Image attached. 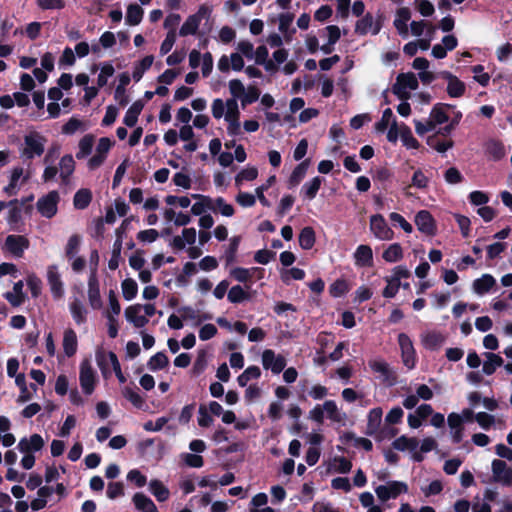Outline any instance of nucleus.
<instances>
[{
  "label": "nucleus",
  "instance_id": "32",
  "mask_svg": "<svg viewBox=\"0 0 512 512\" xmlns=\"http://www.w3.org/2000/svg\"><path fill=\"white\" fill-rule=\"evenodd\" d=\"M69 310L76 324L81 325L86 322L87 311L80 299L74 298L69 304Z\"/></svg>",
  "mask_w": 512,
  "mask_h": 512
},
{
  "label": "nucleus",
  "instance_id": "24",
  "mask_svg": "<svg viewBox=\"0 0 512 512\" xmlns=\"http://www.w3.org/2000/svg\"><path fill=\"white\" fill-rule=\"evenodd\" d=\"M75 170V161L70 154L64 155L59 162V172L62 183L67 185L70 181V176Z\"/></svg>",
  "mask_w": 512,
  "mask_h": 512
},
{
  "label": "nucleus",
  "instance_id": "57",
  "mask_svg": "<svg viewBox=\"0 0 512 512\" xmlns=\"http://www.w3.org/2000/svg\"><path fill=\"white\" fill-rule=\"evenodd\" d=\"M168 363V357L164 353L158 352L149 359L147 366L151 371H157L165 368Z\"/></svg>",
  "mask_w": 512,
  "mask_h": 512
},
{
  "label": "nucleus",
  "instance_id": "50",
  "mask_svg": "<svg viewBox=\"0 0 512 512\" xmlns=\"http://www.w3.org/2000/svg\"><path fill=\"white\" fill-rule=\"evenodd\" d=\"M122 294L125 300H133L138 293V285L135 280L127 278L121 283Z\"/></svg>",
  "mask_w": 512,
  "mask_h": 512
},
{
  "label": "nucleus",
  "instance_id": "34",
  "mask_svg": "<svg viewBox=\"0 0 512 512\" xmlns=\"http://www.w3.org/2000/svg\"><path fill=\"white\" fill-rule=\"evenodd\" d=\"M378 31L379 28L375 25L373 17L369 14L358 20L355 26V32L360 35H365L369 32L377 34Z\"/></svg>",
  "mask_w": 512,
  "mask_h": 512
},
{
  "label": "nucleus",
  "instance_id": "62",
  "mask_svg": "<svg viewBox=\"0 0 512 512\" xmlns=\"http://www.w3.org/2000/svg\"><path fill=\"white\" fill-rule=\"evenodd\" d=\"M400 138H401L403 145L407 149H417L419 147V142L413 136L412 131L408 126L402 127V133H401Z\"/></svg>",
  "mask_w": 512,
  "mask_h": 512
},
{
  "label": "nucleus",
  "instance_id": "8",
  "mask_svg": "<svg viewBox=\"0 0 512 512\" xmlns=\"http://www.w3.org/2000/svg\"><path fill=\"white\" fill-rule=\"evenodd\" d=\"M493 483L505 487L512 486V468L503 460L494 459L491 463Z\"/></svg>",
  "mask_w": 512,
  "mask_h": 512
},
{
  "label": "nucleus",
  "instance_id": "4",
  "mask_svg": "<svg viewBox=\"0 0 512 512\" xmlns=\"http://www.w3.org/2000/svg\"><path fill=\"white\" fill-rule=\"evenodd\" d=\"M212 13L211 7L208 5H201L196 13L187 17L179 30V35L182 37L195 35L202 21H208Z\"/></svg>",
  "mask_w": 512,
  "mask_h": 512
},
{
  "label": "nucleus",
  "instance_id": "2",
  "mask_svg": "<svg viewBox=\"0 0 512 512\" xmlns=\"http://www.w3.org/2000/svg\"><path fill=\"white\" fill-rule=\"evenodd\" d=\"M308 417L318 424H322L325 418L335 423H344L346 420V414L333 400H326L322 405H316L309 411Z\"/></svg>",
  "mask_w": 512,
  "mask_h": 512
},
{
  "label": "nucleus",
  "instance_id": "25",
  "mask_svg": "<svg viewBox=\"0 0 512 512\" xmlns=\"http://www.w3.org/2000/svg\"><path fill=\"white\" fill-rule=\"evenodd\" d=\"M192 197L197 201L192 205L191 212L195 216L204 215L207 211H212V198L202 194H193Z\"/></svg>",
  "mask_w": 512,
  "mask_h": 512
},
{
  "label": "nucleus",
  "instance_id": "41",
  "mask_svg": "<svg viewBox=\"0 0 512 512\" xmlns=\"http://www.w3.org/2000/svg\"><path fill=\"white\" fill-rule=\"evenodd\" d=\"M486 360L483 363V372L486 375H491L495 370L503 364V359L494 353H486Z\"/></svg>",
  "mask_w": 512,
  "mask_h": 512
},
{
  "label": "nucleus",
  "instance_id": "20",
  "mask_svg": "<svg viewBox=\"0 0 512 512\" xmlns=\"http://www.w3.org/2000/svg\"><path fill=\"white\" fill-rule=\"evenodd\" d=\"M44 439L39 434H33L29 438H22L18 443V449L21 453L37 452L43 448Z\"/></svg>",
  "mask_w": 512,
  "mask_h": 512
},
{
  "label": "nucleus",
  "instance_id": "29",
  "mask_svg": "<svg viewBox=\"0 0 512 512\" xmlns=\"http://www.w3.org/2000/svg\"><path fill=\"white\" fill-rule=\"evenodd\" d=\"M62 346L67 357H71L76 353L78 340L74 330L68 328L64 331Z\"/></svg>",
  "mask_w": 512,
  "mask_h": 512
},
{
  "label": "nucleus",
  "instance_id": "30",
  "mask_svg": "<svg viewBox=\"0 0 512 512\" xmlns=\"http://www.w3.org/2000/svg\"><path fill=\"white\" fill-rule=\"evenodd\" d=\"M254 273H259V279H261L263 277L264 270L259 267H252L249 269L236 267L231 270L230 275L239 282H246L254 276Z\"/></svg>",
  "mask_w": 512,
  "mask_h": 512
},
{
  "label": "nucleus",
  "instance_id": "56",
  "mask_svg": "<svg viewBox=\"0 0 512 512\" xmlns=\"http://www.w3.org/2000/svg\"><path fill=\"white\" fill-rule=\"evenodd\" d=\"M429 118L435 126L445 123L448 120L445 106L442 104L435 105L429 114Z\"/></svg>",
  "mask_w": 512,
  "mask_h": 512
},
{
  "label": "nucleus",
  "instance_id": "38",
  "mask_svg": "<svg viewBox=\"0 0 512 512\" xmlns=\"http://www.w3.org/2000/svg\"><path fill=\"white\" fill-rule=\"evenodd\" d=\"M143 109V104L140 101L134 102L127 110L123 122L128 127H133L137 123L138 116Z\"/></svg>",
  "mask_w": 512,
  "mask_h": 512
},
{
  "label": "nucleus",
  "instance_id": "19",
  "mask_svg": "<svg viewBox=\"0 0 512 512\" xmlns=\"http://www.w3.org/2000/svg\"><path fill=\"white\" fill-rule=\"evenodd\" d=\"M124 316L136 328H142L148 323V318L143 314L140 304L128 306L124 311Z\"/></svg>",
  "mask_w": 512,
  "mask_h": 512
},
{
  "label": "nucleus",
  "instance_id": "6",
  "mask_svg": "<svg viewBox=\"0 0 512 512\" xmlns=\"http://www.w3.org/2000/svg\"><path fill=\"white\" fill-rule=\"evenodd\" d=\"M377 498L385 503L390 499H395L399 495L408 492V485L403 481H387L384 484L378 485L374 488Z\"/></svg>",
  "mask_w": 512,
  "mask_h": 512
},
{
  "label": "nucleus",
  "instance_id": "11",
  "mask_svg": "<svg viewBox=\"0 0 512 512\" xmlns=\"http://www.w3.org/2000/svg\"><path fill=\"white\" fill-rule=\"evenodd\" d=\"M29 173L21 166L13 167L10 171L9 183L3 191L7 196H14L20 187L29 179Z\"/></svg>",
  "mask_w": 512,
  "mask_h": 512
},
{
  "label": "nucleus",
  "instance_id": "23",
  "mask_svg": "<svg viewBox=\"0 0 512 512\" xmlns=\"http://www.w3.org/2000/svg\"><path fill=\"white\" fill-rule=\"evenodd\" d=\"M197 232L195 228H184L181 235L173 238L172 244L177 249H184L186 245H193L196 242Z\"/></svg>",
  "mask_w": 512,
  "mask_h": 512
},
{
  "label": "nucleus",
  "instance_id": "37",
  "mask_svg": "<svg viewBox=\"0 0 512 512\" xmlns=\"http://www.w3.org/2000/svg\"><path fill=\"white\" fill-rule=\"evenodd\" d=\"M133 503L141 512H158L153 501L142 493H136L133 496Z\"/></svg>",
  "mask_w": 512,
  "mask_h": 512
},
{
  "label": "nucleus",
  "instance_id": "12",
  "mask_svg": "<svg viewBox=\"0 0 512 512\" xmlns=\"http://www.w3.org/2000/svg\"><path fill=\"white\" fill-rule=\"evenodd\" d=\"M369 367L374 373L379 374L380 379L388 385H394L396 383L397 375L386 361L380 358L371 359L369 361Z\"/></svg>",
  "mask_w": 512,
  "mask_h": 512
},
{
  "label": "nucleus",
  "instance_id": "55",
  "mask_svg": "<svg viewBox=\"0 0 512 512\" xmlns=\"http://www.w3.org/2000/svg\"><path fill=\"white\" fill-rule=\"evenodd\" d=\"M410 29L411 34L415 37H420L425 32L426 34H433L435 31V28L425 21H412L410 24Z\"/></svg>",
  "mask_w": 512,
  "mask_h": 512
},
{
  "label": "nucleus",
  "instance_id": "46",
  "mask_svg": "<svg viewBox=\"0 0 512 512\" xmlns=\"http://www.w3.org/2000/svg\"><path fill=\"white\" fill-rule=\"evenodd\" d=\"M419 442L416 438H408L405 436H401L397 438L393 442V447L400 451H416L418 448Z\"/></svg>",
  "mask_w": 512,
  "mask_h": 512
},
{
  "label": "nucleus",
  "instance_id": "9",
  "mask_svg": "<svg viewBox=\"0 0 512 512\" xmlns=\"http://www.w3.org/2000/svg\"><path fill=\"white\" fill-rule=\"evenodd\" d=\"M46 279L53 299L61 300L64 297L65 288L57 265L52 264L47 267Z\"/></svg>",
  "mask_w": 512,
  "mask_h": 512
},
{
  "label": "nucleus",
  "instance_id": "16",
  "mask_svg": "<svg viewBox=\"0 0 512 512\" xmlns=\"http://www.w3.org/2000/svg\"><path fill=\"white\" fill-rule=\"evenodd\" d=\"M398 343L401 349V355L404 365L408 369H412L415 366V349L410 337L404 333L399 334Z\"/></svg>",
  "mask_w": 512,
  "mask_h": 512
},
{
  "label": "nucleus",
  "instance_id": "13",
  "mask_svg": "<svg viewBox=\"0 0 512 512\" xmlns=\"http://www.w3.org/2000/svg\"><path fill=\"white\" fill-rule=\"evenodd\" d=\"M59 199L57 191H51L39 198L36 204L39 213L46 218H52L57 213Z\"/></svg>",
  "mask_w": 512,
  "mask_h": 512
},
{
  "label": "nucleus",
  "instance_id": "1",
  "mask_svg": "<svg viewBox=\"0 0 512 512\" xmlns=\"http://www.w3.org/2000/svg\"><path fill=\"white\" fill-rule=\"evenodd\" d=\"M211 112L215 119L224 118L227 123V133L230 136L241 135L240 109L238 101L227 99L223 101L220 98L213 100Z\"/></svg>",
  "mask_w": 512,
  "mask_h": 512
},
{
  "label": "nucleus",
  "instance_id": "44",
  "mask_svg": "<svg viewBox=\"0 0 512 512\" xmlns=\"http://www.w3.org/2000/svg\"><path fill=\"white\" fill-rule=\"evenodd\" d=\"M315 244V232L311 227H305L299 235V245L301 248L308 250Z\"/></svg>",
  "mask_w": 512,
  "mask_h": 512
},
{
  "label": "nucleus",
  "instance_id": "63",
  "mask_svg": "<svg viewBox=\"0 0 512 512\" xmlns=\"http://www.w3.org/2000/svg\"><path fill=\"white\" fill-rule=\"evenodd\" d=\"M259 97V90L255 86H249L245 89L244 94L240 100L241 106L245 108L247 105L257 101Z\"/></svg>",
  "mask_w": 512,
  "mask_h": 512
},
{
  "label": "nucleus",
  "instance_id": "60",
  "mask_svg": "<svg viewBox=\"0 0 512 512\" xmlns=\"http://www.w3.org/2000/svg\"><path fill=\"white\" fill-rule=\"evenodd\" d=\"M96 361L97 365L101 370V373L104 378H108L111 374L110 371V362L108 357V352L99 351L96 353Z\"/></svg>",
  "mask_w": 512,
  "mask_h": 512
},
{
  "label": "nucleus",
  "instance_id": "22",
  "mask_svg": "<svg viewBox=\"0 0 512 512\" xmlns=\"http://www.w3.org/2000/svg\"><path fill=\"white\" fill-rule=\"evenodd\" d=\"M88 300L93 309H100L102 301L100 296L99 284L95 272H93L88 281Z\"/></svg>",
  "mask_w": 512,
  "mask_h": 512
},
{
  "label": "nucleus",
  "instance_id": "59",
  "mask_svg": "<svg viewBox=\"0 0 512 512\" xmlns=\"http://www.w3.org/2000/svg\"><path fill=\"white\" fill-rule=\"evenodd\" d=\"M227 298L231 303H241L245 300H248L249 295L241 286L236 285L230 288L227 294Z\"/></svg>",
  "mask_w": 512,
  "mask_h": 512
},
{
  "label": "nucleus",
  "instance_id": "3",
  "mask_svg": "<svg viewBox=\"0 0 512 512\" xmlns=\"http://www.w3.org/2000/svg\"><path fill=\"white\" fill-rule=\"evenodd\" d=\"M47 139L37 131H29L23 138V143L19 149L20 156L31 160L40 157L45 150Z\"/></svg>",
  "mask_w": 512,
  "mask_h": 512
},
{
  "label": "nucleus",
  "instance_id": "39",
  "mask_svg": "<svg viewBox=\"0 0 512 512\" xmlns=\"http://www.w3.org/2000/svg\"><path fill=\"white\" fill-rule=\"evenodd\" d=\"M383 259L395 263L403 258V249L399 243L390 244L382 254Z\"/></svg>",
  "mask_w": 512,
  "mask_h": 512
},
{
  "label": "nucleus",
  "instance_id": "35",
  "mask_svg": "<svg viewBox=\"0 0 512 512\" xmlns=\"http://www.w3.org/2000/svg\"><path fill=\"white\" fill-rule=\"evenodd\" d=\"M487 155L494 161L501 160L505 155L504 145L496 140H489L485 145Z\"/></svg>",
  "mask_w": 512,
  "mask_h": 512
},
{
  "label": "nucleus",
  "instance_id": "26",
  "mask_svg": "<svg viewBox=\"0 0 512 512\" xmlns=\"http://www.w3.org/2000/svg\"><path fill=\"white\" fill-rule=\"evenodd\" d=\"M24 283L22 280L14 283L13 290L6 292L4 298L14 307L22 305L25 301V294L23 292Z\"/></svg>",
  "mask_w": 512,
  "mask_h": 512
},
{
  "label": "nucleus",
  "instance_id": "15",
  "mask_svg": "<svg viewBox=\"0 0 512 512\" xmlns=\"http://www.w3.org/2000/svg\"><path fill=\"white\" fill-rule=\"evenodd\" d=\"M262 365L274 374H279L286 366V359L282 355L276 354L273 350L266 349L262 353Z\"/></svg>",
  "mask_w": 512,
  "mask_h": 512
},
{
  "label": "nucleus",
  "instance_id": "48",
  "mask_svg": "<svg viewBox=\"0 0 512 512\" xmlns=\"http://www.w3.org/2000/svg\"><path fill=\"white\" fill-rule=\"evenodd\" d=\"M92 194L88 189L78 190L73 199V204L76 209H85L91 202Z\"/></svg>",
  "mask_w": 512,
  "mask_h": 512
},
{
  "label": "nucleus",
  "instance_id": "36",
  "mask_svg": "<svg viewBox=\"0 0 512 512\" xmlns=\"http://www.w3.org/2000/svg\"><path fill=\"white\" fill-rule=\"evenodd\" d=\"M95 143V137L92 134L83 136L78 143V151L76 153L77 159H83L87 157L93 149Z\"/></svg>",
  "mask_w": 512,
  "mask_h": 512
},
{
  "label": "nucleus",
  "instance_id": "40",
  "mask_svg": "<svg viewBox=\"0 0 512 512\" xmlns=\"http://www.w3.org/2000/svg\"><path fill=\"white\" fill-rule=\"evenodd\" d=\"M322 184V178L314 177L310 181L306 182L301 189L304 197L308 200H312L316 197L317 192L319 191Z\"/></svg>",
  "mask_w": 512,
  "mask_h": 512
},
{
  "label": "nucleus",
  "instance_id": "28",
  "mask_svg": "<svg viewBox=\"0 0 512 512\" xmlns=\"http://www.w3.org/2000/svg\"><path fill=\"white\" fill-rule=\"evenodd\" d=\"M355 264L357 266H371L373 261V252L368 245H359L354 253Z\"/></svg>",
  "mask_w": 512,
  "mask_h": 512
},
{
  "label": "nucleus",
  "instance_id": "33",
  "mask_svg": "<svg viewBox=\"0 0 512 512\" xmlns=\"http://www.w3.org/2000/svg\"><path fill=\"white\" fill-rule=\"evenodd\" d=\"M448 80L447 92L451 97H460L465 91V85L456 76L446 72L443 74Z\"/></svg>",
  "mask_w": 512,
  "mask_h": 512
},
{
  "label": "nucleus",
  "instance_id": "10",
  "mask_svg": "<svg viewBox=\"0 0 512 512\" xmlns=\"http://www.w3.org/2000/svg\"><path fill=\"white\" fill-rule=\"evenodd\" d=\"M370 231L376 239L381 241H389L394 238L393 230L381 214H375L370 217Z\"/></svg>",
  "mask_w": 512,
  "mask_h": 512
},
{
  "label": "nucleus",
  "instance_id": "42",
  "mask_svg": "<svg viewBox=\"0 0 512 512\" xmlns=\"http://www.w3.org/2000/svg\"><path fill=\"white\" fill-rule=\"evenodd\" d=\"M212 211L219 212L224 217H231L234 214V208L222 197L212 198Z\"/></svg>",
  "mask_w": 512,
  "mask_h": 512
},
{
  "label": "nucleus",
  "instance_id": "14",
  "mask_svg": "<svg viewBox=\"0 0 512 512\" xmlns=\"http://www.w3.org/2000/svg\"><path fill=\"white\" fill-rule=\"evenodd\" d=\"M29 240L22 235H8L5 239L4 248L14 257L20 258L24 251L29 248Z\"/></svg>",
  "mask_w": 512,
  "mask_h": 512
},
{
  "label": "nucleus",
  "instance_id": "58",
  "mask_svg": "<svg viewBox=\"0 0 512 512\" xmlns=\"http://www.w3.org/2000/svg\"><path fill=\"white\" fill-rule=\"evenodd\" d=\"M394 120L393 111L390 108L385 109L381 119L375 124V130L379 133L385 132Z\"/></svg>",
  "mask_w": 512,
  "mask_h": 512
},
{
  "label": "nucleus",
  "instance_id": "61",
  "mask_svg": "<svg viewBox=\"0 0 512 512\" xmlns=\"http://www.w3.org/2000/svg\"><path fill=\"white\" fill-rule=\"evenodd\" d=\"M115 69L113 65L109 62H105L102 64L100 73L97 78V84L99 87H103L107 84L108 79L113 76Z\"/></svg>",
  "mask_w": 512,
  "mask_h": 512
},
{
  "label": "nucleus",
  "instance_id": "47",
  "mask_svg": "<svg viewBox=\"0 0 512 512\" xmlns=\"http://www.w3.org/2000/svg\"><path fill=\"white\" fill-rule=\"evenodd\" d=\"M154 61V57L152 55L144 57L141 61H139L133 70V79L135 81H140L143 77V74L152 66Z\"/></svg>",
  "mask_w": 512,
  "mask_h": 512
},
{
  "label": "nucleus",
  "instance_id": "49",
  "mask_svg": "<svg viewBox=\"0 0 512 512\" xmlns=\"http://www.w3.org/2000/svg\"><path fill=\"white\" fill-rule=\"evenodd\" d=\"M149 490L158 501H166L169 497V490L159 480H151Z\"/></svg>",
  "mask_w": 512,
  "mask_h": 512
},
{
  "label": "nucleus",
  "instance_id": "7",
  "mask_svg": "<svg viewBox=\"0 0 512 512\" xmlns=\"http://www.w3.org/2000/svg\"><path fill=\"white\" fill-rule=\"evenodd\" d=\"M98 381L97 373L93 368L91 361L84 359L79 367V382L84 394L91 395Z\"/></svg>",
  "mask_w": 512,
  "mask_h": 512
},
{
  "label": "nucleus",
  "instance_id": "18",
  "mask_svg": "<svg viewBox=\"0 0 512 512\" xmlns=\"http://www.w3.org/2000/svg\"><path fill=\"white\" fill-rule=\"evenodd\" d=\"M410 19L411 11L408 8L402 7L396 11L393 25L396 28L398 34L404 39L409 37L408 22Z\"/></svg>",
  "mask_w": 512,
  "mask_h": 512
},
{
  "label": "nucleus",
  "instance_id": "17",
  "mask_svg": "<svg viewBox=\"0 0 512 512\" xmlns=\"http://www.w3.org/2000/svg\"><path fill=\"white\" fill-rule=\"evenodd\" d=\"M415 224L417 229L426 235L432 236L436 233L435 221L427 210H421L415 215Z\"/></svg>",
  "mask_w": 512,
  "mask_h": 512
},
{
  "label": "nucleus",
  "instance_id": "53",
  "mask_svg": "<svg viewBox=\"0 0 512 512\" xmlns=\"http://www.w3.org/2000/svg\"><path fill=\"white\" fill-rule=\"evenodd\" d=\"M307 169H308V163L306 161L297 165L290 175V178L288 181L289 186L290 187L297 186L304 179Z\"/></svg>",
  "mask_w": 512,
  "mask_h": 512
},
{
  "label": "nucleus",
  "instance_id": "51",
  "mask_svg": "<svg viewBox=\"0 0 512 512\" xmlns=\"http://www.w3.org/2000/svg\"><path fill=\"white\" fill-rule=\"evenodd\" d=\"M6 208H8L7 212V222L9 224H17L21 220V207L18 205L17 200H12L6 202Z\"/></svg>",
  "mask_w": 512,
  "mask_h": 512
},
{
  "label": "nucleus",
  "instance_id": "64",
  "mask_svg": "<svg viewBox=\"0 0 512 512\" xmlns=\"http://www.w3.org/2000/svg\"><path fill=\"white\" fill-rule=\"evenodd\" d=\"M428 185L429 177L421 169H417L412 176L410 186L418 189H426Z\"/></svg>",
  "mask_w": 512,
  "mask_h": 512
},
{
  "label": "nucleus",
  "instance_id": "43",
  "mask_svg": "<svg viewBox=\"0 0 512 512\" xmlns=\"http://www.w3.org/2000/svg\"><path fill=\"white\" fill-rule=\"evenodd\" d=\"M260 376L261 370L258 366H249L238 376L237 382L241 387H245L249 381L258 379Z\"/></svg>",
  "mask_w": 512,
  "mask_h": 512
},
{
  "label": "nucleus",
  "instance_id": "5",
  "mask_svg": "<svg viewBox=\"0 0 512 512\" xmlns=\"http://www.w3.org/2000/svg\"><path fill=\"white\" fill-rule=\"evenodd\" d=\"M417 88L418 79L413 73H401L397 76L392 91L400 100H408L411 96V91Z\"/></svg>",
  "mask_w": 512,
  "mask_h": 512
},
{
  "label": "nucleus",
  "instance_id": "27",
  "mask_svg": "<svg viewBox=\"0 0 512 512\" xmlns=\"http://www.w3.org/2000/svg\"><path fill=\"white\" fill-rule=\"evenodd\" d=\"M496 285V279L490 274H483L473 281V291L478 295L489 292Z\"/></svg>",
  "mask_w": 512,
  "mask_h": 512
},
{
  "label": "nucleus",
  "instance_id": "21",
  "mask_svg": "<svg viewBox=\"0 0 512 512\" xmlns=\"http://www.w3.org/2000/svg\"><path fill=\"white\" fill-rule=\"evenodd\" d=\"M446 337L441 332L426 331L421 334L422 345L429 350H437L445 343Z\"/></svg>",
  "mask_w": 512,
  "mask_h": 512
},
{
  "label": "nucleus",
  "instance_id": "31",
  "mask_svg": "<svg viewBox=\"0 0 512 512\" xmlns=\"http://www.w3.org/2000/svg\"><path fill=\"white\" fill-rule=\"evenodd\" d=\"M383 410L379 407L373 408L369 411L367 416V434H375L381 425Z\"/></svg>",
  "mask_w": 512,
  "mask_h": 512
},
{
  "label": "nucleus",
  "instance_id": "45",
  "mask_svg": "<svg viewBox=\"0 0 512 512\" xmlns=\"http://www.w3.org/2000/svg\"><path fill=\"white\" fill-rule=\"evenodd\" d=\"M258 176V170L254 166H247L235 177V185L241 186L244 182L253 181Z\"/></svg>",
  "mask_w": 512,
  "mask_h": 512
},
{
  "label": "nucleus",
  "instance_id": "54",
  "mask_svg": "<svg viewBox=\"0 0 512 512\" xmlns=\"http://www.w3.org/2000/svg\"><path fill=\"white\" fill-rule=\"evenodd\" d=\"M143 17V9L137 4H131L127 8L126 22L129 25H138Z\"/></svg>",
  "mask_w": 512,
  "mask_h": 512
},
{
  "label": "nucleus",
  "instance_id": "52",
  "mask_svg": "<svg viewBox=\"0 0 512 512\" xmlns=\"http://www.w3.org/2000/svg\"><path fill=\"white\" fill-rule=\"evenodd\" d=\"M108 300H109V307L107 311L105 312V316L107 319H117L118 315L121 311L120 303L115 295V292L113 290L109 291L108 294Z\"/></svg>",
  "mask_w": 512,
  "mask_h": 512
}]
</instances>
